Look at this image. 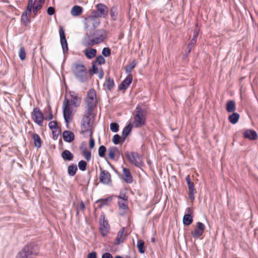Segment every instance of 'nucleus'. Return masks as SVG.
<instances>
[{
	"instance_id": "obj_51",
	"label": "nucleus",
	"mask_w": 258,
	"mask_h": 258,
	"mask_svg": "<svg viewBox=\"0 0 258 258\" xmlns=\"http://www.w3.org/2000/svg\"><path fill=\"white\" fill-rule=\"evenodd\" d=\"M48 126L50 130L56 129L57 128V124L56 121H51L48 123Z\"/></svg>"
},
{
	"instance_id": "obj_63",
	"label": "nucleus",
	"mask_w": 258,
	"mask_h": 258,
	"mask_svg": "<svg viewBox=\"0 0 258 258\" xmlns=\"http://www.w3.org/2000/svg\"><path fill=\"white\" fill-rule=\"evenodd\" d=\"M103 76H104V72H103V70L101 69L100 70L99 72V75H98L99 78L100 79H102L103 78Z\"/></svg>"
},
{
	"instance_id": "obj_46",
	"label": "nucleus",
	"mask_w": 258,
	"mask_h": 258,
	"mask_svg": "<svg viewBox=\"0 0 258 258\" xmlns=\"http://www.w3.org/2000/svg\"><path fill=\"white\" fill-rule=\"evenodd\" d=\"M104 40L105 39L100 37H95L94 38H92L91 42L92 43V45H94L103 42Z\"/></svg>"
},
{
	"instance_id": "obj_23",
	"label": "nucleus",
	"mask_w": 258,
	"mask_h": 258,
	"mask_svg": "<svg viewBox=\"0 0 258 258\" xmlns=\"http://www.w3.org/2000/svg\"><path fill=\"white\" fill-rule=\"evenodd\" d=\"M236 109L235 102L233 100H228L226 104V110L228 112H235Z\"/></svg>"
},
{
	"instance_id": "obj_13",
	"label": "nucleus",
	"mask_w": 258,
	"mask_h": 258,
	"mask_svg": "<svg viewBox=\"0 0 258 258\" xmlns=\"http://www.w3.org/2000/svg\"><path fill=\"white\" fill-rule=\"evenodd\" d=\"M97 12H98L100 17L105 18L108 13V7L104 4L99 3L96 6Z\"/></svg>"
},
{
	"instance_id": "obj_33",
	"label": "nucleus",
	"mask_w": 258,
	"mask_h": 258,
	"mask_svg": "<svg viewBox=\"0 0 258 258\" xmlns=\"http://www.w3.org/2000/svg\"><path fill=\"white\" fill-rule=\"evenodd\" d=\"M94 35L96 36L95 37L105 39L106 37V32L104 29H98L95 31Z\"/></svg>"
},
{
	"instance_id": "obj_38",
	"label": "nucleus",
	"mask_w": 258,
	"mask_h": 258,
	"mask_svg": "<svg viewBox=\"0 0 258 258\" xmlns=\"http://www.w3.org/2000/svg\"><path fill=\"white\" fill-rule=\"evenodd\" d=\"M137 65V63L135 60L132 61L128 65L125 67V73L127 74H130L132 70L135 68Z\"/></svg>"
},
{
	"instance_id": "obj_2",
	"label": "nucleus",
	"mask_w": 258,
	"mask_h": 258,
	"mask_svg": "<svg viewBox=\"0 0 258 258\" xmlns=\"http://www.w3.org/2000/svg\"><path fill=\"white\" fill-rule=\"evenodd\" d=\"M39 247L36 243L31 242L26 244L16 254L15 258H35L38 254Z\"/></svg>"
},
{
	"instance_id": "obj_3",
	"label": "nucleus",
	"mask_w": 258,
	"mask_h": 258,
	"mask_svg": "<svg viewBox=\"0 0 258 258\" xmlns=\"http://www.w3.org/2000/svg\"><path fill=\"white\" fill-rule=\"evenodd\" d=\"M94 109H91L89 112L88 109L87 108L85 114L82 118L81 131V134H84L86 133H89V137H91L93 133L92 129V124L93 121L91 120V118L89 116L92 115Z\"/></svg>"
},
{
	"instance_id": "obj_5",
	"label": "nucleus",
	"mask_w": 258,
	"mask_h": 258,
	"mask_svg": "<svg viewBox=\"0 0 258 258\" xmlns=\"http://www.w3.org/2000/svg\"><path fill=\"white\" fill-rule=\"evenodd\" d=\"M125 155L129 162L137 167H141L143 164L142 157L136 152H126Z\"/></svg>"
},
{
	"instance_id": "obj_54",
	"label": "nucleus",
	"mask_w": 258,
	"mask_h": 258,
	"mask_svg": "<svg viewBox=\"0 0 258 258\" xmlns=\"http://www.w3.org/2000/svg\"><path fill=\"white\" fill-rule=\"evenodd\" d=\"M53 118V114L51 111V108L49 106L48 108V116L44 117V120H51Z\"/></svg>"
},
{
	"instance_id": "obj_60",
	"label": "nucleus",
	"mask_w": 258,
	"mask_h": 258,
	"mask_svg": "<svg viewBox=\"0 0 258 258\" xmlns=\"http://www.w3.org/2000/svg\"><path fill=\"white\" fill-rule=\"evenodd\" d=\"M94 146H95V140L91 137H90V139L89 140V147L91 149H92L94 148Z\"/></svg>"
},
{
	"instance_id": "obj_50",
	"label": "nucleus",
	"mask_w": 258,
	"mask_h": 258,
	"mask_svg": "<svg viewBox=\"0 0 258 258\" xmlns=\"http://www.w3.org/2000/svg\"><path fill=\"white\" fill-rule=\"evenodd\" d=\"M117 8L115 7H113L111 8L110 11V15L113 20H116V17L115 13L116 12Z\"/></svg>"
},
{
	"instance_id": "obj_64",
	"label": "nucleus",
	"mask_w": 258,
	"mask_h": 258,
	"mask_svg": "<svg viewBox=\"0 0 258 258\" xmlns=\"http://www.w3.org/2000/svg\"><path fill=\"white\" fill-rule=\"evenodd\" d=\"M35 3H37L41 6H42V4L44 3L45 0H34Z\"/></svg>"
},
{
	"instance_id": "obj_57",
	"label": "nucleus",
	"mask_w": 258,
	"mask_h": 258,
	"mask_svg": "<svg viewBox=\"0 0 258 258\" xmlns=\"http://www.w3.org/2000/svg\"><path fill=\"white\" fill-rule=\"evenodd\" d=\"M55 9L52 7H49L47 10V14L49 16H52L55 13Z\"/></svg>"
},
{
	"instance_id": "obj_26",
	"label": "nucleus",
	"mask_w": 258,
	"mask_h": 258,
	"mask_svg": "<svg viewBox=\"0 0 258 258\" xmlns=\"http://www.w3.org/2000/svg\"><path fill=\"white\" fill-rule=\"evenodd\" d=\"M83 12V8L78 5L73 6L71 11V14L73 16H78Z\"/></svg>"
},
{
	"instance_id": "obj_29",
	"label": "nucleus",
	"mask_w": 258,
	"mask_h": 258,
	"mask_svg": "<svg viewBox=\"0 0 258 258\" xmlns=\"http://www.w3.org/2000/svg\"><path fill=\"white\" fill-rule=\"evenodd\" d=\"M32 137L34 141V146L37 148H40L42 142L38 134L34 133L32 135Z\"/></svg>"
},
{
	"instance_id": "obj_1",
	"label": "nucleus",
	"mask_w": 258,
	"mask_h": 258,
	"mask_svg": "<svg viewBox=\"0 0 258 258\" xmlns=\"http://www.w3.org/2000/svg\"><path fill=\"white\" fill-rule=\"evenodd\" d=\"M70 96L71 100L66 98L63 101L62 107L63 118L67 127H68L69 123L73 119V109L71 107V106L77 107L81 104V99L74 92H70Z\"/></svg>"
},
{
	"instance_id": "obj_40",
	"label": "nucleus",
	"mask_w": 258,
	"mask_h": 258,
	"mask_svg": "<svg viewBox=\"0 0 258 258\" xmlns=\"http://www.w3.org/2000/svg\"><path fill=\"white\" fill-rule=\"evenodd\" d=\"M61 133V129L58 126L56 129L52 130V139L54 140L57 139L58 136Z\"/></svg>"
},
{
	"instance_id": "obj_4",
	"label": "nucleus",
	"mask_w": 258,
	"mask_h": 258,
	"mask_svg": "<svg viewBox=\"0 0 258 258\" xmlns=\"http://www.w3.org/2000/svg\"><path fill=\"white\" fill-rule=\"evenodd\" d=\"M146 124V111L138 106L136 108L134 125L135 127H140Z\"/></svg>"
},
{
	"instance_id": "obj_15",
	"label": "nucleus",
	"mask_w": 258,
	"mask_h": 258,
	"mask_svg": "<svg viewBox=\"0 0 258 258\" xmlns=\"http://www.w3.org/2000/svg\"><path fill=\"white\" fill-rule=\"evenodd\" d=\"M133 82V76L128 75L118 86V90L121 91L126 90Z\"/></svg>"
},
{
	"instance_id": "obj_27",
	"label": "nucleus",
	"mask_w": 258,
	"mask_h": 258,
	"mask_svg": "<svg viewBox=\"0 0 258 258\" xmlns=\"http://www.w3.org/2000/svg\"><path fill=\"white\" fill-rule=\"evenodd\" d=\"M231 113L232 114L228 116V120L231 123L235 124L238 121L240 115L237 112H235Z\"/></svg>"
},
{
	"instance_id": "obj_61",
	"label": "nucleus",
	"mask_w": 258,
	"mask_h": 258,
	"mask_svg": "<svg viewBox=\"0 0 258 258\" xmlns=\"http://www.w3.org/2000/svg\"><path fill=\"white\" fill-rule=\"evenodd\" d=\"M88 258H97V253L95 251H92L88 253Z\"/></svg>"
},
{
	"instance_id": "obj_9",
	"label": "nucleus",
	"mask_w": 258,
	"mask_h": 258,
	"mask_svg": "<svg viewBox=\"0 0 258 258\" xmlns=\"http://www.w3.org/2000/svg\"><path fill=\"white\" fill-rule=\"evenodd\" d=\"M32 118L34 121L39 126L43 125L44 116L39 107H35L33 109Z\"/></svg>"
},
{
	"instance_id": "obj_44",
	"label": "nucleus",
	"mask_w": 258,
	"mask_h": 258,
	"mask_svg": "<svg viewBox=\"0 0 258 258\" xmlns=\"http://www.w3.org/2000/svg\"><path fill=\"white\" fill-rule=\"evenodd\" d=\"M119 124L116 122H111L110 124V130L113 133H116L119 131Z\"/></svg>"
},
{
	"instance_id": "obj_32",
	"label": "nucleus",
	"mask_w": 258,
	"mask_h": 258,
	"mask_svg": "<svg viewBox=\"0 0 258 258\" xmlns=\"http://www.w3.org/2000/svg\"><path fill=\"white\" fill-rule=\"evenodd\" d=\"M115 153H119L118 149L115 146L111 147L108 150V157L111 159H114L115 158Z\"/></svg>"
},
{
	"instance_id": "obj_16",
	"label": "nucleus",
	"mask_w": 258,
	"mask_h": 258,
	"mask_svg": "<svg viewBox=\"0 0 258 258\" xmlns=\"http://www.w3.org/2000/svg\"><path fill=\"white\" fill-rule=\"evenodd\" d=\"M100 181L104 184H108L111 181L110 173L106 170H102L99 175Z\"/></svg>"
},
{
	"instance_id": "obj_6",
	"label": "nucleus",
	"mask_w": 258,
	"mask_h": 258,
	"mask_svg": "<svg viewBox=\"0 0 258 258\" xmlns=\"http://www.w3.org/2000/svg\"><path fill=\"white\" fill-rule=\"evenodd\" d=\"M74 73L77 79L81 83L87 80L86 68L84 64H76Z\"/></svg>"
},
{
	"instance_id": "obj_37",
	"label": "nucleus",
	"mask_w": 258,
	"mask_h": 258,
	"mask_svg": "<svg viewBox=\"0 0 258 258\" xmlns=\"http://www.w3.org/2000/svg\"><path fill=\"white\" fill-rule=\"evenodd\" d=\"M82 154L87 161H89L91 160V152L88 150L87 148H84L82 150Z\"/></svg>"
},
{
	"instance_id": "obj_17",
	"label": "nucleus",
	"mask_w": 258,
	"mask_h": 258,
	"mask_svg": "<svg viewBox=\"0 0 258 258\" xmlns=\"http://www.w3.org/2000/svg\"><path fill=\"white\" fill-rule=\"evenodd\" d=\"M125 228L123 227L120 230L117 234V236L115 239L114 242V245H118L120 244L123 243L125 239L126 234L123 235V233L125 232Z\"/></svg>"
},
{
	"instance_id": "obj_30",
	"label": "nucleus",
	"mask_w": 258,
	"mask_h": 258,
	"mask_svg": "<svg viewBox=\"0 0 258 258\" xmlns=\"http://www.w3.org/2000/svg\"><path fill=\"white\" fill-rule=\"evenodd\" d=\"M183 224L184 226H188L190 225L193 222L192 216L189 214H186L183 216Z\"/></svg>"
},
{
	"instance_id": "obj_48",
	"label": "nucleus",
	"mask_w": 258,
	"mask_h": 258,
	"mask_svg": "<svg viewBox=\"0 0 258 258\" xmlns=\"http://www.w3.org/2000/svg\"><path fill=\"white\" fill-rule=\"evenodd\" d=\"M102 54L103 56L107 57L111 54V49L109 47H104L102 50Z\"/></svg>"
},
{
	"instance_id": "obj_24",
	"label": "nucleus",
	"mask_w": 258,
	"mask_h": 258,
	"mask_svg": "<svg viewBox=\"0 0 258 258\" xmlns=\"http://www.w3.org/2000/svg\"><path fill=\"white\" fill-rule=\"evenodd\" d=\"M112 200V197L109 196L106 198L100 199L96 201V203L98 204V208H100L104 206H107L108 205V203L111 202Z\"/></svg>"
},
{
	"instance_id": "obj_20",
	"label": "nucleus",
	"mask_w": 258,
	"mask_h": 258,
	"mask_svg": "<svg viewBox=\"0 0 258 258\" xmlns=\"http://www.w3.org/2000/svg\"><path fill=\"white\" fill-rule=\"evenodd\" d=\"M62 137L66 142L71 143L75 139L74 133L70 131H64L62 133Z\"/></svg>"
},
{
	"instance_id": "obj_10",
	"label": "nucleus",
	"mask_w": 258,
	"mask_h": 258,
	"mask_svg": "<svg viewBox=\"0 0 258 258\" xmlns=\"http://www.w3.org/2000/svg\"><path fill=\"white\" fill-rule=\"evenodd\" d=\"M60 43L61 46L63 53L65 54L68 52V45L66 38L64 30L62 26H60L59 29Z\"/></svg>"
},
{
	"instance_id": "obj_34",
	"label": "nucleus",
	"mask_w": 258,
	"mask_h": 258,
	"mask_svg": "<svg viewBox=\"0 0 258 258\" xmlns=\"http://www.w3.org/2000/svg\"><path fill=\"white\" fill-rule=\"evenodd\" d=\"M30 15L27 14V12H24L21 16V21L25 26H27L30 23L29 17Z\"/></svg>"
},
{
	"instance_id": "obj_36",
	"label": "nucleus",
	"mask_w": 258,
	"mask_h": 258,
	"mask_svg": "<svg viewBox=\"0 0 258 258\" xmlns=\"http://www.w3.org/2000/svg\"><path fill=\"white\" fill-rule=\"evenodd\" d=\"M125 140H123L122 136H120L118 134H115L113 136L112 142L114 144L118 145L120 143H123Z\"/></svg>"
},
{
	"instance_id": "obj_12",
	"label": "nucleus",
	"mask_w": 258,
	"mask_h": 258,
	"mask_svg": "<svg viewBox=\"0 0 258 258\" xmlns=\"http://www.w3.org/2000/svg\"><path fill=\"white\" fill-rule=\"evenodd\" d=\"M205 228V225L201 222H198L195 230L191 232V234L194 238H199L203 235Z\"/></svg>"
},
{
	"instance_id": "obj_39",
	"label": "nucleus",
	"mask_w": 258,
	"mask_h": 258,
	"mask_svg": "<svg viewBox=\"0 0 258 258\" xmlns=\"http://www.w3.org/2000/svg\"><path fill=\"white\" fill-rule=\"evenodd\" d=\"M137 246L138 247L139 252L140 253H145L144 242L143 241L138 240L137 242Z\"/></svg>"
},
{
	"instance_id": "obj_43",
	"label": "nucleus",
	"mask_w": 258,
	"mask_h": 258,
	"mask_svg": "<svg viewBox=\"0 0 258 258\" xmlns=\"http://www.w3.org/2000/svg\"><path fill=\"white\" fill-rule=\"evenodd\" d=\"M106 151V148L104 145H101L98 149V154L100 157H104L105 156V153Z\"/></svg>"
},
{
	"instance_id": "obj_21",
	"label": "nucleus",
	"mask_w": 258,
	"mask_h": 258,
	"mask_svg": "<svg viewBox=\"0 0 258 258\" xmlns=\"http://www.w3.org/2000/svg\"><path fill=\"white\" fill-rule=\"evenodd\" d=\"M84 53L88 59H91L96 56L97 50L92 47H88L84 50Z\"/></svg>"
},
{
	"instance_id": "obj_55",
	"label": "nucleus",
	"mask_w": 258,
	"mask_h": 258,
	"mask_svg": "<svg viewBox=\"0 0 258 258\" xmlns=\"http://www.w3.org/2000/svg\"><path fill=\"white\" fill-rule=\"evenodd\" d=\"M199 34V30L198 29H194L193 31V36L192 38V40H194L196 41H197V38Z\"/></svg>"
},
{
	"instance_id": "obj_14",
	"label": "nucleus",
	"mask_w": 258,
	"mask_h": 258,
	"mask_svg": "<svg viewBox=\"0 0 258 258\" xmlns=\"http://www.w3.org/2000/svg\"><path fill=\"white\" fill-rule=\"evenodd\" d=\"M185 180L188 188V197L190 200H194L195 199L194 190L195 185L193 182L191 181L189 175H187L185 177Z\"/></svg>"
},
{
	"instance_id": "obj_59",
	"label": "nucleus",
	"mask_w": 258,
	"mask_h": 258,
	"mask_svg": "<svg viewBox=\"0 0 258 258\" xmlns=\"http://www.w3.org/2000/svg\"><path fill=\"white\" fill-rule=\"evenodd\" d=\"M196 43H197V41H195L194 40L191 39L190 40L189 42L188 43V44H187V48H190L192 49V47L195 45Z\"/></svg>"
},
{
	"instance_id": "obj_62",
	"label": "nucleus",
	"mask_w": 258,
	"mask_h": 258,
	"mask_svg": "<svg viewBox=\"0 0 258 258\" xmlns=\"http://www.w3.org/2000/svg\"><path fill=\"white\" fill-rule=\"evenodd\" d=\"M102 258H113V256L110 253L105 252L102 254Z\"/></svg>"
},
{
	"instance_id": "obj_7",
	"label": "nucleus",
	"mask_w": 258,
	"mask_h": 258,
	"mask_svg": "<svg viewBox=\"0 0 258 258\" xmlns=\"http://www.w3.org/2000/svg\"><path fill=\"white\" fill-rule=\"evenodd\" d=\"M96 93L95 89L91 88L87 92V97L85 99L86 103V108L88 109L89 112L91 109H94L95 104L94 103V98H96Z\"/></svg>"
},
{
	"instance_id": "obj_31",
	"label": "nucleus",
	"mask_w": 258,
	"mask_h": 258,
	"mask_svg": "<svg viewBox=\"0 0 258 258\" xmlns=\"http://www.w3.org/2000/svg\"><path fill=\"white\" fill-rule=\"evenodd\" d=\"M78 170L77 166L76 164H72L68 167V173L71 176H74Z\"/></svg>"
},
{
	"instance_id": "obj_28",
	"label": "nucleus",
	"mask_w": 258,
	"mask_h": 258,
	"mask_svg": "<svg viewBox=\"0 0 258 258\" xmlns=\"http://www.w3.org/2000/svg\"><path fill=\"white\" fill-rule=\"evenodd\" d=\"M103 86L108 90L111 91L114 86V82L112 78L109 77L106 79Z\"/></svg>"
},
{
	"instance_id": "obj_49",
	"label": "nucleus",
	"mask_w": 258,
	"mask_h": 258,
	"mask_svg": "<svg viewBox=\"0 0 258 258\" xmlns=\"http://www.w3.org/2000/svg\"><path fill=\"white\" fill-rule=\"evenodd\" d=\"M42 7V6L34 2L33 5V13L35 15H36L38 13V11L40 10Z\"/></svg>"
},
{
	"instance_id": "obj_53",
	"label": "nucleus",
	"mask_w": 258,
	"mask_h": 258,
	"mask_svg": "<svg viewBox=\"0 0 258 258\" xmlns=\"http://www.w3.org/2000/svg\"><path fill=\"white\" fill-rule=\"evenodd\" d=\"M118 206H119V208L122 209L124 210H127L128 206H127V203L118 201Z\"/></svg>"
},
{
	"instance_id": "obj_42",
	"label": "nucleus",
	"mask_w": 258,
	"mask_h": 258,
	"mask_svg": "<svg viewBox=\"0 0 258 258\" xmlns=\"http://www.w3.org/2000/svg\"><path fill=\"white\" fill-rule=\"evenodd\" d=\"M19 56L21 60H24L26 58V52L24 46H21L19 49Z\"/></svg>"
},
{
	"instance_id": "obj_8",
	"label": "nucleus",
	"mask_w": 258,
	"mask_h": 258,
	"mask_svg": "<svg viewBox=\"0 0 258 258\" xmlns=\"http://www.w3.org/2000/svg\"><path fill=\"white\" fill-rule=\"evenodd\" d=\"M99 232L100 234L104 237L107 235L109 231V225L108 221L105 219L104 214H101L99 219Z\"/></svg>"
},
{
	"instance_id": "obj_35",
	"label": "nucleus",
	"mask_w": 258,
	"mask_h": 258,
	"mask_svg": "<svg viewBox=\"0 0 258 258\" xmlns=\"http://www.w3.org/2000/svg\"><path fill=\"white\" fill-rule=\"evenodd\" d=\"M91 35H85L83 39L82 43L84 46L88 47L92 45V43L91 42Z\"/></svg>"
},
{
	"instance_id": "obj_52",
	"label": "nucleus",
	"mask_w": 258,
	"mask_h": 258,
	"mask_svg": "<svg viewBox=\"0 0 258 258\" xmlns=\"http://www.w3.org/2000/svg\"><path fill=\"white\" fill-rule=\"evenodd\" d=\"M117 198L118 199L122 200L124 201H127L128 200V197L126 196V194L124 192H120Z\"/></svg>"
},
{
	"instance_id": "obj_41",
	"label": "nucleus",
	"mask_w": 258,
	"mask_h": 258,
	"mask_svg": "<svg viewBox=\"0 0 258 258\" xmlns=\"http://www.w3.org/2000/svg\"><path fill=\"white\" fill-rule=\"evenodd\" d=\"M87 163L86 161L82 160L78 162V167L79 169L82 171L86 170Z\"/></svg>"
},
{
	"instance_id": "obj_11",
	"label": "nucleus",
	"mask_w": 258,
	"mask_h": 258,
	"mask_svg": "<svg viewBox=\"0 0 258 258\" xmlns=\"http://www.w3.org/2000/svg\"><path fill=\"white\" fill-rule=\"evenodd\" d=\"M100 24L99 19L92 18V17H87L84 20L85 28L87 29L91 27L94 29L97 27Z\"/></svg>"
},
{
	"instance_id": "obj_47",
	"label": "nucleus",
	"mask_w": 258,
	"mask_h": 258,
	"mask_svg": "<svg viewBox=\"0 0 258 258\" xmlns=\"http://www.w3.org/2000/svg\"><path fill=\"white\" fill-rule=\"evenodd\" d=\"M98 71V68L95 62H92V67L89 69V72L91 75H94L97 73Z\"/></svg>"
},
{
	"instance_id": "obj_56",
	"label": "nucleus",
	"mask_w": 258,
	"mask_h": 258,
	"mask_svg": "<svg viewBox=\"0 0 258 258\" xmlns=\"http://www.w3.org/2000/svg\"><path fill=\"white\" fill-rule=\"evenodd\" d=\"M88 17H92V18L98 19V17H100V15L98 14V12H97V10H94L91 12V14L90 16H89Z\"/></svg>"
},
{
	"instance_id": "obj_25",
	"label": "nucleus",
	"mask_w": 258,
	"mask_h": 258,
	"mask_svg": "<svg viewBox=\"0 0 258 258\" xmlns=\"http://www.w3.org/2000/svg\"><path fill=\"white\" fill-rule=\"evenodd\" d=\"M133 128V124L130 122L125 126L122 131L121 136H122L123 140H125L126 137L130 134Z\"/></svg>"
},
{
	"instance_id": "obj_22",
	"label": "nucleus",
	"mask_w": 258,
	"mask_h": 258,
	"mask_svg": "<svg viewBox=\"0 0 258 258\" xmlns=\"http://www.w3.org/2000/svg\"><path fill=\"white\" fill-rule=\"evenodd\" d=\"M61 157L65 161H71L74 158V155L69 150L66 149L61 152Z\"/></svg>"
},
{
	"instance_id": "obj_45",
	"label": "nucleus",
	"mask_w": 258,
	"mask_h": 258,
	"mask_svg": "<svg viewBox=\"0 0 258 258\" xmlns=\"http://www.w3.org/2000/svg\"><path fill=\"white\" fill-rule=\"evenodd\" d=\"M105 62V59L104 58L103 55H99L96 57L95 62V63H98V64L101 65V64H104Z\"/></svg>"
},
{
	"instance_id": "obj_19",
	"label": "nucleus",
	"mask_w": 258,
	"mask_h": 258,
	"mask_svg": "<svg viewBox=\"0 0 258 258\" xmlns=\"http://www.w3.org/2000/svg\"><path fill=\"white\" fill-rule=\"evenodd\" d=\"M122 171L124 181L127 183H132L133 181V178L130 170L126 168H123Z\"/></svg>"
},
{
	"instance_id": "obj_58",
	"label": "nucleus",
	"mask_w": 258,
	"mask_h": 258,
	"mask_svg": "<svg viewBox=\"0 0 258 258\" xmlns=\"http://www.w3.org/2000/svg\"><path fill=\"white\" fill-rule=\"evenodd\" d=\"M26 10L27 11L26 12H27V14H29V15H31L32 10L33 11V5L28 4L27 8H26Z\"/></svg>"
},
{
	"instance_id": "obj_18",
	"label": "nucleus",
	"mask_w": 258,
	"mask_h": 258,
	"mask_svg": "<svg viewBox=\"0 0 258 258\" xmlns=\"http://www.w3.org/2000/svg\"><path fill=\"white\" fill-rule=\"evenodd\" d=\"M243 136L245 139L253 141L256 140L258 137L256 132L251 129L246 130L243 134Z\"/></svg>"
}]
</instances>
